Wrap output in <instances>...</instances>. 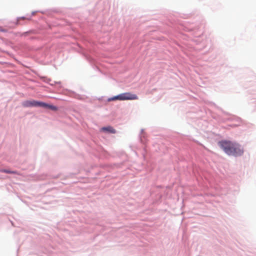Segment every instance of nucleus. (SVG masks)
Segmentation results:
<instances>
[{
    "mask_svg": "<svg viewBox=\"0 0 256 256\" xmlns=\"http://www.w3.org/2000/svg\"><path fill=\"white\" fill-rule=\"evenodd\" d=\"M22 106L24 107H42L50 109L54 111L58 110V108L56 106L48 104L44 102H38L34 100L24 101L22 102Z\"/></svg>",
    "mask_w": 256,
    "mask_h": 256,
    "instance_id": "2",
    "label": "nucleus"
},
{
    "mask_svg": "<svg viewBox=\"0 0 256 256\" xmlns=\"http://www.w3.org/2000/svg\"><path fill=\"white\" fill-rule=\"evenodd\" d=\"M138 96L135 94L130 92H124L120 94L118 96H114L112 98H109L108 100L109 102L119 100H138Z\"/></svg>",
    "mask_w": 256,
    "mask_h": 256,
    "instance_id": "3",
    "label": "nucleus"
},
{
    "mask_svg": "<svg viewBox=\"0 0 256 256\" xmlns=\"http://www.w3.org/2000/svg\"><path fill=\"white\" fill-rule=\"evenodd\" d=\"M218 144L228 155L237 156L243 154V150L238 144L224 140L219 142Z\"/></svg>",
    "mask_w": 256,
    "mask_h": 256,
    "instance_id": "1",
    "label": "nucleus"
},
{
    "mask_svg": "<svg viewBox=\"0 0 256 256\" xmlns=\"http://www.w3.org/2000/svg\"><path fill=\"white\" fill-rule=\"evenodd\" d=\"M101 130L104 132H106L112 134H115L116 132V130L112 126L103 127L101 128Z\"/></svg>",
    "mask_w": 256,
    "mask_h": 256,
    "instance_id": "4",
    "label": "nucleus"
},
{
    "mask_svg": "<svg viewBox=\"0 0 256 256\" xmlns=\"http://www.w3.org/2000/svg\"><path fill=\"white\" fill-rule=\"evenodd\" d=\"M0 172H5L7 174H17L16 172L15 171H10L8 170L2 169L0 170Z\"/></svg>",
    "mask_w": 256,
    "mask_h": 256,
    "instance_id": "5",
    "label": "nucleus"
},
{
    "mask_svg": "<svg viewBox=\"0 0 256 256\" xmlns=\"http://www.w3.org/2000/svg\"><path fill=\"white\" fill-rule=\"evenodd\" d=\"M0 31H4L2 28L0 26Z\"/></svg>",
    "mask_w": 256,
    "mask_h": 256,
    "instance_id": "6",
    "label": "nucleus"
}]
</instances>
